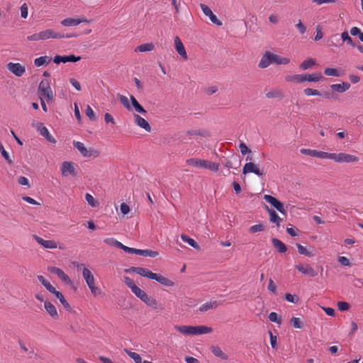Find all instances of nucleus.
Segmentation results:
<instances>
[{"label": "nucleus", "instance_id": "f257e3e1", "mask_svg": "<svg viewBox=\"0 0 363 363\" xmlns=\"http://www.w3.org/2000/svg\"><path fill=\"white\" fill-rule=\"evenodd\" d=\"M290 60L287 57H283L280 55L274 54L271 52L267 51L261 58L259 62L260 68H267L269 65L275 63L277 65H287Z\"/></svg>", "mask_w": 363, "mask_h": 363}, {"label": "nucleus", "instance_id": "f03ea898", "mask_svg": "<svg viewBox=\"0 0 363 363\" xmlns=\"http://www.w3.org/2000/svg\"><path fill=\"white\" fill-rule=\"evenodd\" d=\"M328 159L334 160L336 162H345V163H354L359 161V158L355 155L347 154V153H329Z\"/></svg>", "mask_w": 363, "mask_h": 363}, {"label": "nucleus", "instance_id": "7ed1b4c3", "mask_svg": "<svg viewBox=\"0 0 363 363\" xmlns=\"http://www.w3.org/2000/svg\"><path fill=\"white\" fill-rule=\"evenodd\" d=\"M38 92L40 98L46 97L48 101H52L54 99V96L50 87V82L47 79H43L40 82Z\"/></svg>", "mask_w": 363, "mask_h": 363}, {"label": "nucleus", "instance_id": "20e7f679", "mask_svg": "<svg viewBox=\"0 0 363 363\" xmlns=\"http://www.w3.org/2000/svg\"><path fill=\"white\" fill-rule=\"evenodd\" d=\"M242 159L238 154H233L229 158L221 160L222 164L228 169H238L241 166Z\"/></svg>", "mask_w": 363, "mask_h": 363}, {"label": "nucleus", "instance_id": "39448f33", "mask_svg": "<svg viewBox=\"0 0 363 363\" xmlns=\"http://www.w3.org/2000/svg\"><path fill=\"white\" fill-rule=\"evenodd\" d=\"M73 146L77 148L84 157H97L99 155L97 150L91 148L88 150L86 148L84 143L79 141H74Z\"/></svg>", "mask_w": 363, "mask_h": 363}, {"label": "nucleus", "instance_id": "423d86ee", "mask_svg": "<svg viewBox=\"0 0 363 363\" xmlns=\"http://www.w3.org/2000/svg\"><path fill=\"white\" fill-rule=\"evenodd\" d=\"M264 199L270 203L274 208H276L280 213L286 216V211L284 207V203L278 200L277 198L271 195H264Z\"/></svg>", "mask_w": 363, "mask_h": 363}, {"label": "nucleus", "instance_id": "0eeeda50", "mask_svg": "<svg viewBox=\"0 0 363 363\" xmlns=\"http://www.w3.org/2000/svg\"><path fill=\"white\" fill-rule=\"evenodd\" d=\"M61 172L62 175L65 177L69 175L72 177H76L77 175L75 164L72 162H63L61 167Z\"/></svg>", "mask_w": 363, "mask_h": 363}, {"label": "nucleus", "instance_id": "6e6552de", "mask_svg": "<svg viewBox=\"0 0 363 363\" xmlns=\"http://www.w3.org/2000/svg\"><path fill=\"white\" fill-rule=\"evenodd\" d=\"M200 7L203 12V13L209 17L211 21L216 24V26H222V22L218 19L217 16L213 13L211 9L206 4H201Z\"/></svg>", "mask_w": 363, "mask_h": 363}, {"label": "nucleus", "instance_id": "1a4fd4ad", "mask_svg": "<svg viewBox=\"0 0 363 363\" xmlns=\"http://www.w3.org/2000/svg\"><path fill=\"white\" fill-rule=\"evenodd\" d=\"M7 69L16 77H21L26 72L25 67L20 63L9 62L7 64Z\"/></svg>", "mask_w": 363, "mask_h": 363}, {"label": "nucleus", "instance_id": "9d476101", "mask_svg": "<svg viewBox=\"0 0 363 363\" xmlns=\"http://www.w3.org/2000/svg\"><path fill=\"white\" fill-rule=\"evenodd\" d=\"M248 173H254L259 177L264 175L263 171L260 170L253 162H251L246 163L242 169L243 174H247Z\"/></svg>", "mask_w": 363, "mask_h": 363}, {"label": "nucleus", "instance_id": "9b49d317", "mask_svg": "<svg viewBox=\"0 0 363 363\" xmlns=\"http://www.w3.org/2000/svg\"><path fill=\"white\" fill-rule=\"evenodd\" d=\"M35 127L40 134L45 137L48 142L56 143V140L50 135L48 129L42 123H37Z\"/></svg>", "mask_w": 363, "mask_h": 363}, {"label": "nucleus", "instance_id": "f8f14e48", "mask_svg": "<svg viewBox=\"0 0 363 363\" xmlns=\"http://www.w3.org/2000/svg\"><path fill=\"white\" fill-rule=\"evenodd\" d=\"M295 268L301 273L309 275L311 277H315L318 275V272L309 264L303 265L302 264H299L295 265Z\"/></svg>", "mask_w": 363, "mask_h": 363}, {"label": "nucleus", "instance_id": "ddd939ff", "mask_svg": "<svg viewBox=\"0 0 363 363\" xmlns=\"http://www.w3.org/2000/svg\"><path fill=\"white\" fill-rule=\"evenodd\" d=\"M300 152L305 155H308L313 157L325 158L328 159V152L317 151L315 150L302 148L300 150Z\"/></svg>", "mask_w": 363, "mask_h": 363}, {"label": "nucleus", "instance_id": "4468645a", "mask_svg": "<svg viewBox=\"0 0 363 363\" xmlns=\"http://www.w3.org/2000/svg\"><path fill=\"white\" fill-rule=\"evenodd\" d=\"M48 270L52 274L57 275V277L65 283L71 284V279L61 269L56 267H49Z\"/></svg>", "mask_w": 363, "mask_h": 363}, {"label": "nucleus", "instance_id": "2eb2a0df", "mask_svg": "<svg viewBox=\"0 0 363 363\" xmlns=\"http://www.w3.org/2000/svg\"><path fill=\"white\" fill-rule=\"evenodd\" d=\"M143 302H144L146 305L152 308L155 310L162 311L164 309L163 304L157 301L152 296L147 295L146 298L144 299Z\"/></svg>", "mask_w": 363, "mask_h": 363}, {"label": "nucleus", "instance_id": "dca6fc26", "mask_svg": "<svg viewBox=\"0 0 363 363\" xmlns=\"http://www.w3.org/2000/svg\"><path fill=\"white\" fill-rule=\"evenodd\" d=\"M62 34L55 32L52 29H47L40 32V38L41 40H47L49 38L61 39Z\"/></svg>", "mask_w": 363, "mask_h": 363}, {"label": "nucleus", "instance_id": "f3484780", "mask_svg": "<svg viewBox=\"0 0 363 363\" xmlns=\"http://www.w3.org/2000/svg\"><path fill=\"white\" fill-rule=\"evenodd\" d=\"M36 242L43 246L46 249H55L57 248V243L54 240H45L38 235H33Z\"/></svg>", "mask_w": 363, "mask_h": 363}, {"label": "nucleus", "instance_id": "a211bd4d", "mask_svg": "<svg viewBox=\"0 0 363 363\" xmlns=\"http://www.w3.org/2000/svg\"><path fill=\"white\" fill-rule=\"evenodd\" d=\"M81 23H89L86 18H67L62 21L61 24L64 26H76Z\"/></svg>", "mask_w": 363, "mask_h": 363}, {"label": "nucleus", "instance_id": "6ab92c4d", "mask_svg": "<svg viewBox=\"0 0 363 363\" xmlns=\"http://www.w3.org/2000/svg\"><path fill=\"white\" fill-rule=\"evenodd\" d=\"M135 123L140 128H143L147 132L151 131V126L149 123L140 116L138 114L134 115Z\"/></svg>", "mask_w": 363, "mask_h": 363}, {"label": "nucleus", "instance_id": "aec40b11", "mask_svg": "<svg viewBox=\"0 0 363 363\" xmlns=\"http://www.w3.org/2000/svg\"><path fill=\"white\" fill-rule=\"evenodd\" d=\"M264 206L266 210L267 211L269 215L270 222L275 223L277 227H279L281 218L279 216V215L274 209L269 208V206L266 204Z\"/></svg>", "mask_w": 363, "mask_h": 363}, {"label": "nucleus", "instance_id": "412c9836", "mask_svg": "<svg viewBox=\"0 0 363 363\" xmlns=\"http://www.w3.org/2000/svg\"><path fill=\"white\" fill-rule=\"evenodd\" d=\"M174 44H175V49L179 55H180L183 58L187 59V55L185 50V48L180 40V38L178 36H176L174 38Z\"/></svg>", "mask_w": 363, "mask_h": 363}, {"label": "nucleus", "instance_id": "4be33fe9", "mask_svg": "<svg viewBox=\"0 0 363 363\" xmlns=\"http://www.w3.org/2000/svg\"><path fill=\"white\" fill-rule=\"evenodd\" d=\"M44 307L47 313L54 319L59 318L55 306L49 301H44Z\"/></svg>", "mask_w": 363, "mask_h": 363}, {"label": "nucleus", "instance_id": "5701e85b", "mask_svg": "<svg viewBox=\"0 0 363 363\" xmlns=\"http://www.w3.org/2000/svg\"><path fill=\"white\" fill-rule=\"evenodd\" d=\"M350 87V84L348 82H342V84H333L330 85L331 89L337 93H343L348 90Z\"/></svg>", "mask_w": 363, "mask_h": 363}, {"label": "nucleus", "instance_id": "b1692460", "mask_svg": "<svg viewBox=\"0 0 363 363\" xmlns=\"http://www.w3.org/2000/svg\"><path fill=\"white\" fill-rule=\"evenodd\" d=\"M176 330L186 335H195V326L178 325L175 327Z\"/></svg>", "mask_w": 363, "mask_h": 363}, {"label": "nucleus", "instance_id": "393cba45", "mask_svg": "<svg viewBox=\"0 0 363 363\" xmlns=\"http://www.w3.org/2000/svg\"><path fill=\"white\" fill-rule=\"evenodd\" d=\"M272 243L279 253H285L288 250L287 246L277 238H272Z\"/></svg>", "mask_w": 363, "mask_h": 363}, {"label": "nucleus", "instance_id": "a878e982", "mask_svg": "<svg viewBox=\"0 0 363 363\" xmlns=\"http://www.w3.org/2000/svg\"><path fill=\"white\" fill-rule=\"evenodd\" d=\"M210 350L216 357L223 360H227L228 359V356L222 351L220 347L216 345H212L210 347Z\"/></svg>", "mask_w": 363, "mask_h": 363}, {"label": "nucleus", "instance_id": "bb28decb", "mask_svg": "<svg viewBox=\"0 0 363 363\" xmlns=\"http://www.w3.org/2000/svg\"><path fill=\"white\" fill-rule=\"evenodd\" d=\"M82 275L88 286L94 284V277L89 269L84 267L82 270Z\"/></svg>", "mask_w": 363, "mask_h": 363}, {"label": "nucleus", "instance_id": "cd10ccee", "mask_svg": "<svg viewBox=\"0 0 363 363\" xmlns=\"http://www.w3.org/2000/svg\"><path fill=\"white\" fill-rule=\"evenodd\" d=\"M57 298L59 299L60 302L62 303L63 307L68 311H72V308L70 306V304L67 301V300L65 298L63 294L60 292L56 290L55 293L53 294Z\"/></svg>", "mask_w": 363, "mask_h": 363}, {"label": "nucleus", "instance_id": "c85d7f7f", "mask_svg": "<svg viewBox=\"0 0 363 363\" xmlns=\"http://www.w3.org/2000/svg\"><path fill=\"white\" fill-rule=\"evenodd\" d=\"M306 82H318L325 79V77L320 72H315L312 74H306Z\"/></svg>", "mask_w": 363, "mask_h": 363}, {"label": "nucleus", "instance_id": "c756f323", "mask_svg": "<svg viewBox=\"0 0 363 363\" xmlns=\"http://www.w3.org/2000/svg\"><path fill=\"white\" fill-rule=\"evenodd\" d=\"M38 281L45 286V288L51 294L56 291L55 288L42 275L37 276Z\"/></svg>", "mask_w": 363, "mask_h": 363}, {"label": "nucleus", "instance_id": "7c9ffc66", "mask_svg": "<svg viewBox=\"0 0 363 363\" xmlns=\"http://www.w3.org/2000/svg\"><path fill=\"white\" fill-rule=\"evenodd\" d=\"M130 101L132 108H134L137 112L141 114L145 115L147 113V111L139 104L133 95L130 96Z\"/></svg>", "mask_w": 363, "mask_h": 363}, {"label": "nucleus", "instance_id": "2f4dec72", "mask_svg": "<svg viewBox=\"0 0 363 363\" xmlns=\"http://www.w3.org/2000/svg\"><path fill=\"white\" fill-rule=\"evenodd\" d=\"M218 303L216 301L206 302L199 307V311L203 313L211 309H215L218 307Z\"/></svg>", "mask_w": 363, "mask_h": 363}, {"label": "nucleus", "instance_id": "473e14b6", "mask_svg": "<svg viewBox=\"0 0 363 363\" xmlns=\"http://www.w3.org/2000/svg\"><path fill=\"white\" fill-rule=\"evenodd\" d=\"M155 280L165 286H173L174 285V282L173 281L159 274H157Z\"/></svg>", "mask_w": 363, "mask_h": 363}, {"label": "nucleus", "instance_id": "72a5a7b5", "mask_svg": "<svg viewBox=\"0 0 363 363\" xmlns=\"http://www.w3.org/2000/svg\"><path fill=\"white\" fill-rule=\"evenodd\" d=\"M181 238L184 242L188 243L191 247H194V249L200 250V246L199 245V244L193 238H191L187 235L182 234Z\"/></svg>", "mask_w": 363, "mask_h": 363}, {"label": "nucleus", "instance_id": "f704fd0d", "mask_svg": "<svg viewBox=\"0 0 363 363\" xmlns=\"http://www.w3.org/2000/svg\"><path fill=\"white\" fill-rule=\"evenodd\" d=\"M52 58L49 56H42L35 59L34 65L36 67L43 66L45 65H48L51 62Z\"/></svg>", "mask_w": 363, "mask_h": 363}, {"label": "nucleus", "instance_id": "c9c22d12", "mask_svg": "<svg viewBox=\"0 0 363 363\" xmlns=\"http://www.w3.org/2000/svg\"><path fill=\"white\" fill-rule=\"evenodd\" d=\"M213 329L205 325L195 326V335H203L211 333Z\"/></svg>", "mask_w": 363, "mask_h": 363}, {"label": "nucleus", "instance_id": "e433bc0d", "mask_svg": "<svg viewBox=\"0 0 363 363\" xmlns=\"http://www.w3.org/2000/svg\"><path fill=\"white\" fill-rule=\"evenodd\" d=\"M137 255L145 257H155L159 255V253L157 251H153L151 250L138 249Z\"/></svg>", "mask_w": 363, "mask_h": 363}, {"label": "nucleus", "instance_id": "4c0bfd02", "mask_svg": "<svg viewBox=\"0 0 363 363\" xmlns=\"http://www.w3.org/2000/svg\"><path fill=\"white\" fill-rule=\"evenodd\" d=\"M316 64V62L315 60L312 58H309L306 60H304L300 65L299 68L303 70H306L310 68H311L313 66H314Z\"/></svg>", "mask_w": 363, "mask_h": 363}, {"label": "nucleus", "instance_id": "58836bf2", "mask_svg": "<svg viewBox=\"0 0 363 363\" xmlns=\"http://www.w3.org/2000/svg\"><path fill=\"white\" fill-rule=\"evenodd\" d=\"M341 38L343 42H346L348 45H350L352 47L356 46V43L354 42L352 38L350 36L347 31H344L343 33H342Z\"/></svg>", "mask_w": 363, "mask_h": 363}, {"label": "nucleus", "instance_id": "ea45409f", "mask_svg": "<svg viewBox=\"0 0 363 363\" xmlns=\"http://www.w3.org/2000/svg\"><path fill=\"white\" fill-rule=\"evenodd\" d=\"M324 74L327 76L340 77L342 74L336 68L327 67L324 69Z\"/></svg>", "mask_w": 363, "mask_h": 363}, {"label": "nucleus", "instance_id": "a19ab883", "mask_svg": "<svg viewBox=\"0 0 363 363\" xmlns=\"http://www.w3.org/2000/svg\"><path fill=\"white\" fill-rule=\"evenodd\" d=\"M154 49V45L152 43H145L142 44L137 47L135 49V51L139 52H147V51H151Z\"/></svg>", "mask_w": 363, "mask_h": 363}, {"label": "nucleus", "instance_id": "79ce46f5", "mask_svg": "<svg viewBox=\"0 0 363 363\" xmlns=\"http://www.w3.org/2000/svg\"><path fill=\"white\" fill-rule=\"evenodd\" d=\"M118 97L121 103L124 106V107L127 110L132 111V106H131L130 104L129 103L128 99L125 96L118 94Z\"/></svg>", "mask_w": 363, "mask_h": 363}, {"label": "nucleus", "instance_id": "37998d69", "mask_svg": "<svg viewBox=\"0 0 363 363\" xmlns=\"http://www.w3.org/2000/svg\"><path fill=\"white\" fill-rule=\"evenodd\" d=\"M124 351L128 354V355L130 358H132L134 360L135 363H141V362L143 361L141 357L138 353L131 352L128 349H124Z\"/></svg>", "mask_w": 363, "mask_h": 363}, {"label": "nucleus", "instance_id": "c03bdc74", "mask_svg": "<svg viewBox=\"0 0 363 363\" xmlns=\"http://www.w3.org/2000/svg\"><path fill=\"white\" fill-rule=\"evenodd\" d=\"M104 243L110 245V246H112V247H115L116 248H120L121 246V242L116 240L115 238H106L104 239Z\"/></svg>", "mask_w": 363, "mask_h": 363}, {"label": "nucleus", "instance_id": "a18cd8bd", "mask_svg": "<svg viewBox=\"0 0 363 363\" xmlns=\"http://www.w3.org/2000/svg\"><path fill=\"white\" fill-rule=\"evenodd\" d=\"M190 135H201L203 137L209 136V133L207 130H190L186 132Z\"/></svg>", "mask_w": 363, "mask_h": 363}, {"label": "nucleus", "instance_id": "49530a36", "mask_svg": "<svg viewBox=\"0 0 363 363\" xmlns=\"http://www.w3.org/2000/svg\"><path fill=\"white\" fill-rule=\"evenodd\" d=\"M132 292L135 295V296H137L138 298H140L142 301H144V299L146 298V296L147 295L143 290H142L138 286L135 288Z\"/></svg>", "mask_w": 363, "mask_h": 363}, {"label": "nucleus", "instance_id": "de8ad7c7", "mask_svg": "<svg viewBox=\"0 0 363 363\" xmlns=\"http://www.w3.org/2000/svg\"><path fill=\"white\" fill-rule=\"evenodd\" d=\"M264 229H265V225L263 223H259V224H256V225L251 226L249 228V232L252 234H254L257 232L263 231V230H264Z\"/></svg>", "mask_w": 363, "mask_h": 363}, {"label": "nucleus", "instance_id": "09e8293b", "mask_svg": "<svg viewBox=\"0 0 363 363\" xmlns=\"http://www.w3.org/2000/svg\"><path fill=\"white\" fill-rule=\"evenodd\" d=\"M82 57L74 55H63L64 63L67 62H79Z\"/></svg>", "mask_w": 363, "mask_h": 363}, {"label": "nucleus", "instance_id": "8fccbe9b", "mask_svg": "<svg viewBox=\"0 0 363 363\" xmlns=\"http://www.w3.org/2000/svg\"><path fill=\"white\" fill-rule=\"evenodd\" d=\"M296 247L298 248V251L301 255L311 257L313 256V254L309 252L305 247L301 245V244L296 243Z\"/></svg>", "mask_w": 363, "mask_h": 363}, {"label": "nucleus", "instance_id": "3c124183", "mask_svg": "<svg viewBox=\"0 0 363 363\" xmlns=\"http://www.w3.org/2000/svg\"><path fill=\"white\" fill-rule=\"evenodd\" d=\"M0 152L2 155V157L7 161L9 164H12L13 160L11 159L9 153L6 151V150L4 147V145L2 143L0 142Z\"/></svg>", "mask_w": 363, "mask_h": 363}, {"label": "nucleus", "instance_id": "603ef678", "mask_svg": "<svg viewBox=\"0 0 363 363\" xmlns=\"http://www.w3.org/2000/svg\"><path fill=\"white\" fill-rule=\"evenodd\" d=\"M350 34L353 36L357 35L361 42H363V33L357 27H352L350 29Z\"/></svg>", "mask_w": 363, "mask_h": 363}, {"label": "nucleus", "instance_id": "864d4df0", "mask_svg": "<svg viewBox=\"0 0 363 363\" xmlns=\"http://www.w3.org/2000/svg\"><path fill=\"white\" fill-rule=\"evenodd\" d=\"M186 163L190 166L201 168V160L191 158L186 160Z\"/></svg>", "mask_w": 363, "mask_h": 363}, {"label": "nucleus", "instance_id": "5fc2aeb1", "mask_svg": "<svg viewBox=\"0 0 363 363\" xmlns=\"http://www.w3.org/2000/svg\"><path fill=\"white\" fill-rule=\"evenodd\" d=\"M303 93L306 96H322V94L317 89L306 88L303 90Z\"/></svg>", "mask_w": 363, "mask_h": 363}, {"label": "nucleus", "instance_id": "6e6d98bb", "mask_svg": "<svg viewBox=\"0 0 363 363\" xmlns=\"http://www.w3.org/2000/svg\"><path fill=\"white\" fill-rule=\"evenodd\" d=\"M285 299L293 303H297L299 301V297L297 295H293L289 293L285 294Z\"/></svg>", "mask_w": 363, "mask_h": 363}, {"label": "nucleus", "instance_id": "4d7b16f0", "mask_svg": "<svg viewBox=\"0 0 363 363\" xmlns=\"http://www.w3.org/2000/svg\"><path fill=\"white\" fill-rule=\"evenodd\" d=\"M269 319L270 321L276 323L277 324L281 323V318L278 316L277 313L275 312H271L269 315Z\"/></svg>", "mask_w": 363, "mask_h": 363}, {"label": "nucleus", "instance_id": "13d9d810", "mask_svg": "<svg viewBox=\"0 0 363 363\" xmlns=\"http://www.w3.org/2000/svg\"><path fill=\"white\" fill-rule=\"evenodd\" d=\"M337 307H338L339 311H346L350 309V305L349 303H347L346 301H339V302H337Z\"/></svg>", "mask_w": 363, "mask_h": 363}, {"label": "nucleus", "instance_id": "bf43d9fd", "mask_svg": "<svg viewBox=\"0 0 363 363\" xmlns=\"http://www.w3.org/2000/svg\"><path fill=\"white\" fill-rule=\"evenodd\" d=\"M85 199L87 203L92 207H96L97 205V201L94 199V198L89 194H86Z\"/></svg>", "mask_w": 363, "mask_h": 363}, {"label": "nucleus", "instance_id": "052dcab7", "mask_svg": "<svg viewBox=\"0 0 363 363\" xmlns=\"http://www.w3.org/2000/svg\"><path fill=\"white\" fill-rule=\"evenodd\" d=\"M291 323L293 324V326L295 328H303V323L301 321L300 318H295V317H293L291 319Z\"/></svg>", "mask_w": 363, "mask_h": 363}, {"label": "nucleus", "instance_id": "680f3d73", "mask_svg": "<svg viewBox=\"0 0 363 363\" xmlns=\"http://www.w3.org/2000/svg\"><path fill=\"white\" fill-rule=\"evenodd\" d=\"M124 281H125V284L131 289L132 291L134 290L135 288H136L138 286L135 285L133 280L131 279L128 277H124Z\"/></svg>", "mask_w": 363, "mask_h": 363}, {"label": "nucleus", "instance_id": "e2e57ef3", "mask_svg": "<svg viewBox=\"0 0 363 363\" xmlns=\"http://www.w3.org/2000/svg\"><path fill=\"white\" fill-rule=\"evenodd\" d=\"M294 82L296 83H302L306 82V74L293 75Z\"/></svg>", "mask_w": 363, "mask_h": 363}, {"label": "nucleus", "instance_id": "0e129e2a", "mask_svg": "<svg viewBox=\"0 0 363 363\" xmlns=\"http://www.w3.org/2000/svg\"><path fill=\"white\" fill-rule=\"evenodd\" d=\"M239 147L242 155H245L252 152L251 150L243 142L240 143Z\"/></svg>", "mask_w": 363, "mask_h": 363}, {"label": "nucleus", "instance_id": "69168bd1", "mask_svg": "<svg viewBox=\"0 0 363 363\" xmlns=\"http://www.w3.org/2000/svg\"><path fill=\"white\" fill-rule=\"evenodd\" d=\"M121 247L119 249L123 250L124 252L130 253V254L137 255L138 249L125 246L123 243H121Z\"/></svg>", "mask_w": 363, "mask_h": 363}, {"label": "nucleus", "instance_id": "338daca9", "mask_svg": "<svg viewBox=\"0 0 363 363\" xmlns=\"http://www.w3.org/2000/svg\"><path fill=\"white\" fill-rule=\"evenodd\" d=\"M269 337H270V344L273 349L277 348V337L274 335L272 331H269Z\"/></svg>", "mask_w": 363, "mask_h": 363}, {"label": "nucleus", "instance_id": "774afa93", "mask_svg": "<svg viewBox=\"0 0 363 363\" xmlns=\"http://www.w3.org/2000/svg\"><path fill=\"white\" fill-rule=\"evenodd\" d=\"M86 114L87 117L91 121H96V118L95 116V113H94L93 109L89 106H87V107H86Z\"/></svg>", "mask_w": 363, "mask_h": 363}]
</instances>
